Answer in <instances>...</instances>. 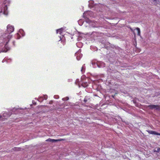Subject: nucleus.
<instances>
[{"label": "nucleus", "instance_id": "obj_1", "mask_svg": "<svg viewBox=\"0 0 160 160\" xmlns=\"http://www.w3.org/2000/svg\"><path fill=\"white\" fill-rule=\"evenodd\" d=\"M147 107L151 109H154L156 110H160V106L158 105H150L147 106Z\"/></svg>", "mask_w": 160, "mask_h": 160}, {"label": "nucleus", "instance_id": "obj_2", "mask_svg": "<svg viewBox=\"0 0 160 160\" xmlns=\"http://www.w3.org/2000/svg\"><path fill=\"white\" fill-rule=\"evenodd\" d=\"M14 30V28L12 26L8 25L7 27V32L8 33L10 34Z\"/></svg>", "mask_w": 160, "mask_h": 160}, {"label": "nucleus", "instance_id": "obj_3", "mask_svg": "<svg viewBox=\"0 0 160 160\" xmlns=\"http://www.w3.org/2000/svg\"><path fill=\"white\" fill-rule=\"evenodd\" d=\"M63 139H52L50 138H49L47 140H46V141H48L52 142H57L58 141H60L63 140Z\"/></svg>", "mask_w": 160, "mask_h": 160}, {"label": "nucleus", "instance_id": "obj_4", "mask_svg": "<svg viewBox=\"0 0 160 160\" xmlns=\"http://www.w3.org/2000/svg\"><path fill=\"white\" fill-rule=\"evenodd\" d=\"M147 131L149 133L151 134L160 135V133H158L154 131L148 130Z\"/></svg>", "mask_w": 160, "mask_h": 160}, {"label": "nucleus", "instance_id": "obj_5", "mask_svg": "<svg viewBox=\"0 0 160 160\" xmlns=\"http://www.w3.org/2000/svg\"><path fill=\"white\" fill-rule=\"evenodd\" d=\"M8 7L7 6H5L4 7L3 12L4 13L5 15H7L8 14V12L7 11Z\"/></svg>", "mask_w": 160, "mask_h": 160}, {"label": "nucleus", "instance_id": "obj_6", "mask_svg": "<svg viewBox=\"0 0 160 160\" xmlns=\"http://www.w3.org/2000/svg\"><path fill=\"white\" fill-rule=\"evenodd\" d=\"M151 3L154 4H156L159 2L158 0H151Z\"/></svg>", "mask_w": 160, "mask_h": 160}, {"label": "nucleus", "instance_id": "obj_7", "mask_svg": "<svg viewBox=\"0 0 160 160\" xmlns=\"http://www.w3.org/2000/svg\"><path fill=\"white\" fill-rule=\"evenodd\" d=\"M11 115V114L10 113H9V114H7V113H4L3 114V117H9Z\"/></svg>", "mask_w": 160, "mask_h": 160}, {"label": "nucleus", "instance_id": "obj_8", "mask_svg": "<svg viewBox=\"0 0 160 160\" xmlns=\"http://www.w3.org/2000/svg\"><path fill=\"white\" fill-rule=\"evenodd\" d=\"M136 29L138 31V35L140 36V29L138 28H137Z\"/></svg>", "mask_w": 160, "mask_h": 160}, {"label": "nucleus", "instance_id": "obj_9", "mask_svg": "<svg viewBox=\"0 0 160 160\" xmlns=\"http://www.w3.org/2000/svg\"><path fill=\"white\" fill-rule=\"evenodd\" d=\"M160 151V148H155L154 150V152H159Z\"/></svg>", "mask_w": 160, "mask_h": 160}, {"label": "nucleus", "instance_id": "obj_10", "mask_svg": "<svg viewBox=\"0 0 160 160\" xmlns=\"http://www.w3.org/2000/svg\"><path fill=\"white\" fill-rule=\"evenodd\" d=\"M5 34L6 35V37H7V38H8V39H9V40H10L11 38L12 37V35H11L9 33V34H8V36L6 35H7L6 34ZM9 41V40H8V41Z\"/></svg>", "mask_w": 160, "mask_h": 160}, {"label": "nucleus", "instance_id": "obj_11", "mask_svg": "<svg viewBox=\"0 0 160 160\" xmlns=\"http://www.w3.org/2000/svg\"><path fill=\"white\" fill-rule=\"evenodd\" d=\"M89 98H88L87 96H86L84 99V101L86 102H87L88 101V100L89 99Z\"/></svg>", "mask_w": 160, "mask_h": 160}, {"label": "nucleus", "instance_id": "obj_12", "mask_svg": "<svg viewBox=\"0 0 160 160\" xmlns=\"http://www.w3.org/2000/svg\"><path fill=\"white\" fill-rule=\"evenodd\" d=\"M21 148H19L15 147L13 148L14 151H20Z\"/></svg>", "mask_w": 160, "mask_h": 160}, {"label": "nucleus", "instance_id": "obj_13", "mask_svg": "<svg viewBox=\"0 0 160 160\" xmlns=\"http://www.w3.org/2000/svg\"><path fill=\"white\" fill-rule=\"evenodd\" d=\"M8 43V42H7L6 45H5V48L6 49H7V51H5V52H6L8 50H9V49H10V48L9 47H8V44H7Z\"/></svg>", "mask_w": 160, "mask_h": 160}, {"label": "nucleus", "instance_id": "obj_14", "mask_svg": "<svg viewBox=\"0 0 160 160\" xmlns=\"http://www.w3.org/2000/svg\"><path fill=\"white\" fill-rule=\"evenodd\" d=\"M44 100V99L43 98V97H41L39 98L38 100L40 102H42L43 100Z\"/></svg>", "mask_w": 160, "mask_h": 160}, {"label": "nucleus", "instance_id": "obj_15", "mask_svg": "<svg viewBox=\"0 0 160 160\" xmlns=\"http://www.w3.org/2000/svg\"><path fill=\"white\" fill-rule=\"evenodd\" d=\"M69 99V98L68 97H66L65 98H63L62 99V100L63 101H67Z\"/></svg>", "mask_w": 160, "mask_h": 160}, {"label": "nucleus", "instance_id": "obj_16", "mask_svg": "<svg viewBox=\"0 0 160 160\" xmlns=\"http://www.w3.org/2000/svg\"><path fill=\"white\" fill-rule=\"evenodd\" d=\"M61 28L57 30V33H59L60 34H61Z\"/></svg>", "mask_w": 160, "mask_h": 160}, {"label": "nucleus", "instance_id": "obj_17", "mask_svg": "<svg viewBox=\"0 0 160 160\" xmlns=\"http://www.w3.org/2000/svg\"><path fill=\"white\" fill-rule=\"evenodd\" d=\"M44 99L46 100L48 98V96L47 95H45L42 97Z\"/></svg>", "mask_w": 160, "mask_h": 160}, {"label": "nucleus", "instance_id": "obj_18", "mask_svg": "<svg viewBox=\"0 0 160 160\" xmlns=\"http://www.w3.org/2000/svg\"><path fill=\"white\" fill-rule=\"evenodd\" d=\"M12 42H13V45H15V41H13Z\"/></svg>", "mask_w": 160, "mask_h": 160}, {"label": "nucleus", "instance_id": "obj_19", "mask_svg": "<svg viewBox=\"0 0 160 160\" xmlns=\"http://www.w3.org/2000/svg\"><path fill=\"white\" fill-rule=\"evenodd\" d=\"M83 67H82V69H81V71L82 72V70H83Z\"/></svg>", "mask_w": 160, "mask_h": 160}, {"label": "nucleus", "instance_id": "obj_20", "mask_svg": "<svg viewBox=\"0 0 160 160\" xmlns=\"http://www.w3.org/2000/svg\"><path fill=\"white\" fill-rule=\"evenodd\" d=\"M130 29L132 31H133V29H132V28H130Z\"/></svg>", "mask_w": 160, "mask_h": 160}, {"label": "nucleus", "instance_id": "obj_21", "mask_svg": "<svg viewBox=\"0 0 160 160\" xmlns=\"http://www.w3.org/2000/svg\"><path fill=\"white\" fill-rule=\"evenodd\" d=\"M52 101L50 102H49V103H50V104H52Z\"/></svg>", "mask_w": 160, "mask_h": 160}, {"label": "nucleus", "instance_id": "obj_22", "mask_svg": "<svg viewBox=\"0 0 160 160\" xmlns=\"http://www.w3.org/2000/svg\"><path fill=\"white\" fill-rule=\"evenodd\" d=\"M89 20L88 19L87 20V22H88V21H89Z\"/></svg>", "mask_w": 160, "mask_h": 160}, {"label": "nucleus", "instance_id": "obj_23", "mask_svg": "<svg viewBox=\"0 0 160 160\" xmlns=\"http://www.w3.org/2000/svg\"><path fill=\"white\" fill-rule=\"evenodd\" d=\"M133 102H134V103H135V101H134V100H133Z\"/></svg>", "mask_w": 160, "mask_h": 160}, {"label": "nucleus", "instance_id": "obj_24", "mask_svg": "<svg viewBox=\"0 0 160 160\" xmlns=\"http://www.w3.org/2000/svg\"><path fill=\"white\" fill-rule=\"evenodd\" d=\"M2 116H0V118H2Z\"/></svg>", "mask_w": 160, "mask_h": 160}]
</instances>
